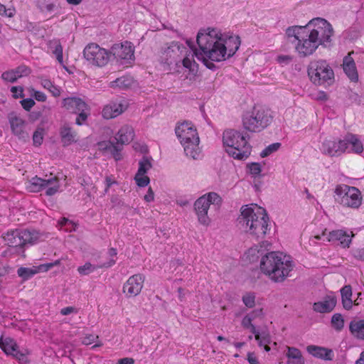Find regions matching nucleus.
Wrapping results in <instances>:
<instances>
[{
  "label": "nucleus",
  "instance_id": "f257e3e1",
  "mask_svg": "<svg viewBox=\"0 0 364 364\" xmlns=\"http://www.w3.org/2000/svg\"><path fill=\"white\" fill-rule=\"evenodd\" d=\"M197 44L200 53L195 52L198 60H202L207 68L215 70L213 62H220L232 57L239 49V36H227L216 28L200 30L197 35Z\"/></svg>",
  "mask_w": 364,
  "mask_h": 364
},
{
  "label": "nucleus",
  "instance_id": "f03ea898",
  "mask_svg": "<svg viewBox=\"0 0 364 364\" xmlns=\"http://www.w3.org/2000/svg\"><path fill=\"white\" fill-rule=\"evenodd\" d=\"M279 252H267L260 260V269L275 282H282L289 276L294 264Z\"/></svg>",
  "mask_w": 364,
  "mask_h": 364
},
{
  "label": "nucleus",
  "instance_id": "7ed1b4c3",
  "mask_svg": "<svg viewBox=\"0 0 364 364\" xmlns=\"http://www.w3.org/2000/svg\"><path fill=\"white\" fill-rule=\"evenodd\" d=\"M237 220L245 228L246 232L255 235L257 238L264 237L269 230L267 211L260 207L257 208L255 211L248 205L242 206Z\"/></svg>",
  "mask_w": 364,
  "mask_h": 364
},
{
  "label": "nucleus",
  "instance_id": "20e7f679",
  "mask_svg": "<svg viewBox=\"0 0 364 364\" xmlns=\"http://www.w3.org/2000/svg\"><path fill=\"white\" fill-rule=\"evenodd\" d=\"M249 135L235 129L223 132V141L227 153L235 159L245 160L251 154L252 146L248 143Z\"/></svg>",
  "mask_w": 364,
  "mask_h": 364
},
{
  "label": "nucleus",
  "instance_id": "39448f33",
  "mask_svg": "<svg viewBox=\"0 0 364 364\" xmlns=\"http://www.w3.org/2000/svg\"><path fill=\"white\" fill-rule=\"evenodd\" d=\"M273 116L269 109L255 105L252 110L242 117V125L250 132H259L266 129L272 122Z\"/></svg>",
  "mask_w": 364,
  "mask_h": 364
},
{
  "label": "nucleus",
  "instance_id": "423d86ee",
  "mask_svg": "<svg viewBox=\"0 0 364 364\" xmlns=\"http://www.w3.org/2000/svg\"><path fill=\"white\" fill-rule=\"evenodd\" d=\"M308 75L316 85H331L334 82V72L324 60L311 62L308 68Z\"/></svg>",
  "mask_w": 364,
  "mask_h": 364
},
{
  "label": "nucleus",
  "instance_id": "0eeeda50",
  "mask_svg": "<svg viewBox=\"0 0 364 364\" xmlns=\"http://www.w3.org/2000/svg\"><path fill=\"white\" fill-rule=\"evenodd\" d=\"M306 32L317 41L318 46H329L333 34L332 26L324 18H315L306 24Z\"/></svg>",
  "mask_w": 364,
  "mask_h": 364
},
{
  "label": "nucleus",
  "instance_id": "6e6552de",
  "mask_svg": "<svg viewBox=\"0 0 364 364\" xmlns=\"http://www.w3.org/2000/svg\"><path fill=\"white\" fill-rule=\"evenodd\" d=\"M2 237L9 247H22L28 244H35L39 238V234L34 230L14 229L3 234Z\"/></svg>",
  "mask_w": 364,
  "mask_h": 364
},
{
  "label": "nucleus",
  "instance_id": "1a4fd4ad",
  "mask_svg": "<svg viewBox=\"0 0 364 364\" xmlns=\"http://www.w3.org/2000/svg\"><path fill=\"white\" fill-rule=\"evenodd\" d=\"M334 193L336 200L346 207L358 208L362 203L361 193L358 188L346 184L338 185Z\"/></svg>",
  "mask_w": 364,
  "mask_h": 364
},
{
  "label": "nucleus",
  "instance_id": "9d476101",
  "mask_svg": "<svg viewBox=\"0 0 364 364\" xmlns=\"http://www.w3.org/2000/svg\"><path fill=\"white\" fill-rule=\"evenodd\" d=\"M186 47L177 41L166 43L161 48L159 52V62L166 66L176 64L181 61L180 58L185 51Z\"/></svg>",
  "mask_w": 364,
  "mask_h": 364
},
{
  "label": "nucleus",
  "instance_id": "9b49d317",
  "mask_svg": "<svg viewBox=\"0 0 364 364\" xmlns=\"http://www.w3.org/2000/svg\"><path fill=\"white\" fill-rule=\"evenodd\" d=\"M83 55L90 64L97 67L106 65L110 60L109 51L97 43L87 45L84 48Z\"/></svg>",
  "mask_w": 364,
  "mask_h": 364
},
{
  "label": "nucleus",
  "instance_id": "f8f14e48",
  "mask_svg": "<svg viewBox=\"0 0 364 364\" xmlns=\"http://www.w3.org/2000/svg\"><path fill=\"white\" fill-rule=\"evenodd\" d=\"M304 36H301L298 41L295 49L300 57L304 58L312 55L319 46L317 41L312 36L305 31Z\"/></svg>",
  "mask_w": 364,
  "mask_h": 364
},
{
  "label": "nucleus",
  "instance_id": "ddd939ff",
  "mask_svg": "<svg viewBox=\"0 0 364 364\" xmlns=\"http://www.w3.org/2000/svg\"><path fill=\"white\" fill-rule=\"evenodd\" d=\"M144 282V276L136 274L130 277L123 285V292L127 297H134L140 294Z\"/></svg>",
  "mask_w": 364,
  "mask_h": 364
},
{
  "label": "nucleus",
  "instance_id": "4468645a",
  "mask_svg": "<svg viewBox=\"0 0 364 364\" xmlns=\"http://www.w3.org/2000/svg\"><path fill=\"white\" fill-rule=\"evenodd\" d=\"M175 132L182 145L192 140L200 141L196 129L188 122H183L178 125L176 128Z\"/></svg>",
  "mask_w": 364,
  "mask_h": 364
},
{
  "label": "nucleus",
  "instance_id": "2eb2a0df",
  "mask_svg": "<svg viewBox=\"0 0 364 364\" xmlns=\"http://www.w3.org/2000/svg\"><path fill=\"white\" fill-rule=\"evenodd\" d=\"M9 121L12 133L18 138V139L26 141L29 139V134L26 130V122L21 117L11 113L9 115Z\"/></svg>",
  "mask_w": 364,
  "mask_h": 364
},
{
  "label": "nucleus",
  "instance_id": "dca6fc26",
  "mask_svg": "<svg viewBox=\"0 0 364 364\" xmlns=\"http://www.w3.org/2000/svg\"><path fill=\"white\" fill-rule=\"evenodd\" d=\"M110 58L119 60H131L134 57V50L130 43L126 41L124 43L114 44L109 50Z\"/></svg>",
  "mask_w": 364,
  "mask_h": 364
},
{
  "label": "nucleus",
  "instance_id": "f3484780",
  "mask_svg": "<svg viewBox=\"0 0 364 364\" xmlns=\"http://www.w3.org/2000/svg\"><path fill=\"white\" fill-rule=\"evenodd\" d=\"M347 149V143L344 139L336 141L332 139H326L321 148L322 153L331 156L340 155Z\"/></svg>",
  "mask_w": 364,
  "mask_h": 364
},
{
  "label": "nucleus",
  "instance_id": "a211bd4d",
  "mask_svg": "<svg viewBox=\"0 0 364 364\" xmlns=\"http://www.w3.org/2000/svg\"><path fill=\"white\" fill-rule=\"evenodd\" d=\"M337 298L333 294L324 296L323 301H317L313 304V310L321 314L331 312L336 307Z\"/></svg>",
  "mask_w": 364,
  "mask_h": 364
},
{
  "label": "nucleus",
  "instance_id": "6ab92c4d",
  "mask_svg": "<svg viewBox=\"0 0 364 364\" xmlns=\"http://www.w3.org/2000/svg\"><path fill=\"white\" fill-rule=\"evenodd\" d=\"M204 196L200 197L194 203V208L198 215L200 223L204 225H208L210 220L208 216V211L210 208L209 203H207Z\"/></svg>",
  "mask_w": 364,
  "mask_h": 364
},
{
  "label": "nucleus",
  "instance_id": "aec40b11",
  "mask_svg": "<svg viewBox=\"0 0 364 364\" xmlns=\"http://www.w3.org/2000/svg\"><path fill=\"white\" fill-rule=\"evenodd\" d=\"M99 148L102 151L110 152L112 156L115 161H120L122 159V150L123 146L120 144H117V141H103L98 143Z\"/></svg>",
  "mask_w": 364,
  "mask_h": 364
},
{
  "label": "nucleus",
  "instance_id": "412c9836",
  "mask_svg": "<svg viewBox=\"0 0 364 364\" xmlns=\"http://www.w3.org/2000/svg\"><path fill=\"white\" fill-rule=\"evenodd\" d=\"M63 107L70 112L78 113L80 111L86 110L87 104L79 97H68L63 101Z\"/></svg>",
  "mask_w": 364,
  "mask_h": 364
},
{
  "label": "nucleus",
  "instance_id": "4be33fe9",
  "mask_svg": "<svg viewBox=\"0 0 364 364\" xmlns=\"http://www.w3.org/2000/svg\"><path fill=\"white\" fill-rule=\"evenodd\" d=\"M268 246H270V244L265 241L262 242L260 246H254L250 247L245 253L246 258L249 260L250 262H257L259 257L261 259L265 255L269 250L267 249Z\"/></svg>",
  "mask_w": 364,
  "mask_h": 364
},
{
  "label": "nucleus",
  "instance_id": "5701e85b",
  "mask_svg": "<svg viewBox=\"0 0 364 364\" xmlns=\"http://www.w3.org/2000/svg\"><path fill=\"white\" fill-rule=\"evenodd\" d=\"M343 69L346 75L352 82H358V74L357 68L355 61L353 58L350 57V53L343 58Z\"/></svg>",
  "mask_w": 364,
  "mask_h": 364
},
{
  "label": "nucleus",
  "instance_id": "b1692460",
  "mask_svg": "<svg viewBox=\"0 0 364 364\" xmlns=\"http://www.w3.org/2000/svg\"><path fill=\"white\" fill-rule=\"evenodd\" d=\"M134 136L133 128L130 126L124 125L118 131L116 136H114V141H117V144H120L123 146L130 143L133 140Z\"/></svg>",
  "mask_w": 364,
  "mask_h": 364
},
{
  "label": "nucleus",
  "instance_id": "393cba45",
  "mask_svg": "<svg viewBox=\"0 0 364 364\" xmlns=\"http://www.w3.org/2000/svg\"><path fill=\"white\" fill-rule=\"evenodd\" d=\"M306 350L309 354L312 355L316 358L323 359L325 360H333V351L331 349L324 347L310 345L307 346Z\"/></svg>",
  "mask_w": 364,
  "mask_h": 364
},
{
  "label": "nucleus",
  "instance_id": "a878e982",
  "mask_svg": "<svg viewBox=\"0 0 364 364\" xmlns=\"http://www.w3.org/2000/svg\"><path fill=\"white\" fill-rule=\"evenodd\" d=\"M124 110V107L122 103L112 102L105 106L102 114L105 119H109L119 116Z\"/></svg>",
  "mask_w": 364,
  "mask_h": 364
},
{
  "label": "nucleus",
  "instance_id": "bb28decb",
  "mask_svg": "<svg viewBox=\"0 0 364 364\" xmlns=\"http://www.w3.org/2000/svg\"><path fill=\"white\" fill-rule=\"evenodd\" d=\"M56 183V177H53L49 179H43L37 176L32 178L30 181V184L28 188L31 192L36 193L41 191L44 188L48 186L53 183Z\"/></svg>",
  "mask_w": 364,
  "mask_h": 364
},
{
  "label": "nucleus",
  "instance_id": "cd10ccee",
  "mask_svg": "<svg viewBox=\"0 0 364 364\" xmlns=\"http://www.w3.org/2000/svg\"><path fill=\"white\" fill-rule=\"evenodd\" d=\"M327 240L328 242L339 241L343 247H348L351 242L350 236L342 230H333L329 232Z\"/></svg>",
  "mask_w": 364,
  "mask_h": 364
},
{
  "label": "nucleus",
  "instance_id": "c85d7f7f",
  "mask_svg": "<svg viewBox=\"0 0 364 364\" xmlns=\"http://www.w3.org/2000/svg\"><path fill=\"white\" fill-rule=\"evenodd\" d=\"M61 141L64 146L70 145L76 141V132L68 124H64L60 129Z\"/></svg>",
  "mask_w": 364,
  "mask_h": 364
},
{
  "label": "nucleus",
  "instance_id": "c756f323",
  "mask_svg": "<svg viewBox=\"0 0 364 364\" xmlns=\"http://www.w3.org/2000/svg\"><path fill=\"white\" fill-rule=\"evenodd\" d=\"M58 0H35V6L41 14L52 13L58 9Z\"/></svg>",
  "mask_w": 364,
  "mask_h": 364
},
{
  "label": "nucleus",
  "instance_id": "7c9ffc66",
  "mask_svg": "<svg viewBox=\"0 0 364 364\" xmlns=\"http://www.w3.org/2000/svg\"><path fill=\"white\" fill-rule=\"evenodd\" d=\"M286 357L287 364H304V358L301 350L295 347L287 346Z\"/></svg>",
  "mask_w": 364,
  "mask_h": 364
},
{
  "label": "nucleus",
  "instance_id": "2f4dec72",
  "mask_svg": "<svg viewBox=\"0 0 364 364\" xmlns=\"http://www.w3.org/2000/svg\"><path fill=\"white\" fill-rule=\"evenodd\" d=\"M349 330L351 334L359 340H364V320L353 319L350 322Z\"/></svg>",
  "mask_w": 364,
  "mask_h": 364
},
{
  "label": "nucleus",
  "instance_id": "473e14b6",
  "mask_svg": "<svg viewBox=\"0 0 364 364\" xmlns=\"http://www.w3.org/2000/svg\"><path fill=\"white\" fill-rule=\"evenodd\" d=\"M196 141V140H192L189 142H187V144L184 143L183 145L186 155L193 159H198L200 154L199 141Z\"/></svg>",
  "mask_w": 364,
  "mask_h": 364
},
{
  "label": "nucleus",
  "instance_id": "72a5a7b5",
  "mask_svg": "<svg viewBox=\"0 0 364 364\" xmlns=\"http://www.w3.org/2000/svg\"><path fill=\"white\" fill-rule=\"evenodd\" d=\"M0 348L5 353H6L7 355H11L14 354V353L16 351L18 346L13 338L10 337L3 338L2 337H1Z\"/></svg>",
  "mask_w": 364,
  "mask_h": 364
},
{
  "label": "nucleus",
  "instance_id": "f704fd0d",
  "mask_svg": "<svg viewBox=\"0 0 364 364\" xmlns=\"http://www.w3.org/2000/svg\"><path fill=\"white\" fill-rule=\"evenodd\" d=\"M342 304L345 309L349 310L352 308L353 301L352 289L350 285H346L341 289Z\"/></svg>",
  "mask_w": 364,
  "mask_h": 364
},
{
  "label": "nucleus",
  "instance_id": "c9c22d12",
  "mask_svg": "<svg viewBox=\"0 0 364 364\" xmlns=\"http://www.w3.org/2000/svg\"><path fill=\"white\" fill-rule=\"evenodd\" d=\"M306 31V25L304 26H294L289 27L286 31V34L289 38H294L292 43L298 42L301 36H304V33Z\"/></svg>",
  "mask_w": 364,
  "mask_h": 364
},
{
  "label": "nucleus",
  "instance_id": "e433bc0d",
  "mask_svg": "<svg viewBox=\"0 0 364 364\" xmlns=\"http://www.w3.org/2000/svg\"><path fill=\"white\" fill-rule=\"evenodd\" d=\"M344 141L348 144H351L353 151L356 154H360L363 151L362 142L358 139L356 135L353 134H348L344 138Z\"/></svg>",
  "mask_w": 364,
  "mask_h": 364
},
{
  "label": "nucleus",
  "instance_id": "4c0bfd02",
  "mask_svg": "<svg viewBox=\"0 0 364 364\" xmlns=\"http://www.w3.org/2000/svg\"><path fill=\"white\" fill-rule=\"evenodd\" d=\"M134 83L133 78L129 76H122L117 78L111 82V87L126 89L132 85Z\"/></svg>",
  "mask_w": 364,
  "mask_h": 364
},
{
  "label": "nucleus",
  "instance_id": "58836bf2",
  "mask_svg": "<svg viewBox=\"0 0 364 364\" xmlns=\"http://www.w3.org/2000/svg\"><path fill=\"white\" fill-rule=\"evenodd\" d=\"M151 158L147 156H143L142 159L139 161V168L136 172L138 175H145L147 171L152 167Z\"/></svg>",
  "mask_w": 364,
  "mask_h": 364
},
{
  "label": "nucleus",
  "instance_id": "ea45409f",
  "mask_svg": "<svg viewBox=\"0 0 364 364\" xmlns=\"http://www.w3.org/2000/svg\"><path fill=\"white\" fill-rule=\"evenodd\" d=\"M38 272V270L36 268L20 267L17 270L18 277H21L23 280L29 279Z\"/></svg>",
  "mask_w": 364,
  "mask_h": 364
},
{
  "label": "nucleus",
  "instance_id": "a19ab883",
  "mask_svg": "<svg viewBox=\"0 0 364 364\" xmlns=\"http://www.w3.org/2000/svg\"><path fill=\"white\" fill-rule=\"evenodd\" d=\"M331 326L337 331H341L344 326V319L341 314H334L331 318Z\"/></svg>",
  "mask_w": 364,
  "mask_h": 364
},
{
  "label": "nucleus",
  "instance_id": "79ce46f5",
  "mask_svg": "<svg viewBox=\"0 0 364 364\" xmlns=\"http://www.w3.org/2000/svg\"><path fill=\"white\" fill-rule=\"evenodd\" d=\"M282 144L279 142L273 143L267 146L261 153L260 156L262 158L267 157L272 154V153L276 152L279 149Z\"/></svg>",
  "mask_w": 364,
  "mask_h": 364
},
{
  "label": "nucleus",
  "instance_id": "37998d69",
  "mask_svg": "<svg viewBox=\"0 0 364 364\" xmlns=\"http://www.w3.org/2000/svg\"><path fill=\"white\" fill-rule=\"evenodd\" d=\"M203 196L206 199L207 203H209V205L211 204L218 205L221 203V198L219 195L215 192H210L208 194H205Z\"/></svg>",
  "mask_w": 364,
  "mask_h": 364
},
{
  "label": "nucleus",
  "instance_id": "c03bdc74",
  "mask_svg": "<svg viewBox=\"0 0 364 364\" xmlns=\"http://www.w3.org/2000/svg\"><path fill=\"white\" fill-rule=\"evenodd\" d=\"M96 269L97 267L93 266L91 263L86 262L84 265L79 267L77 271L81 275H87L94 272Z\"/></svg>",
  "mask_w": 364,
  "mask_h": 364
},
{
  "label": "nucleus",
  "instance_id": "a18cd8bd",
  "mask_svg": "<svg viewBox=\"0 0 364 364\" xmlns=\"http://www.w3.org/2000/svg\"><path fill=\"white\" fill-rule=\"evenodd\" d=\"M244 304L248 308H252L255 304V295L254 293H247L242 296Z\"/></svg>",
  "mask_w": 364,
  "mask_h": 364
},
{
  "label": "nucleus",
  "instance_id": "49530a36",
  "mask_svg": "<svg viewBox=\"0 0 364 364\" xmlns=\"http://www.w3.org/2000/svg\"><path fill=\"white\" fill-rule=\"evenodd\" d=\"M43 129L38 128L33 133V141L35 146H40L43 139Z\"/></svg>",
  "mask_w": 364,
  "mask_h": 364
},
{
  "label": "nucleus",
  "instance_id": "de8ad7c7",
  "mask_svg": "<svg viewBox=\"0 0 364 364\" xmlns=\"http://www.w3.org/2000/svg\"><path fill=\"white\" fill-rule=\"evenodd\" d=\"M134 180L136 183V185L139 187H146L150 182V179L147 176L138 175V173H136Z\"/></svg>",
  "mask_w": 364,
  "mask_h": 364
},
{
  "label": "nucleus",
  "instance_id": "09e8293b",
  "mask_svg": "<svg viewBox=\"0 0 364 364\" xmlns=\"http://www.w3.org/2000/svg\"><path fill=\"white\" fill-rule=\"evenodd\" d=\"M3 80L10 82H15L18 79V74H16L14 70L4 72L1 75Z\"/></svg>",
  "mask_w": 364,
  "mask_h": 364
},
{
  "label": "nucleus",
  "instance_id": "8fccbe9b",
  "mask_svg": "<svg viewBox=\"0 0 364 364\" xmlns=\"http://www.w3.org/2000/svg\"><path fill=\"white\" fill-rule=\"evenodd\" d=\"M250 172L254 176H259L262 171L261 165L259 163H252L249 166Z\"/></svg>",
  "mask_w": 364,
  "mask_h": 364
},
{
  "label": "nucleus",
  "instance_id": "3c124183",
  "mask_svg": "<svg viewBox=\"0 0 364 364\" xmlns=\"http://www.w3.org/2000/svg\"><path fill=\"white\" fill-rule=\"evenodd\" d=\"M53 53L55 55L57 60H58L60 63H63V47H62V46L60 45V43H58V44L55 46V49H54V50H53Z\"/></svg>",
  "mask_w": 364,
  "mask_h": 364
},
{
  "label": "nucleus",
  "instance_id": "603ef678",
  "mask_svg": "<svg viewBox=\"0 0 364 364\" xmlns=\"http://www.w3.org/2000/svg\"><path fill=\"white\" fill-rule=\"evenodd\" d=\"M21 104L25 110L29 111L35 105V101L31 98H26L22 100Z\"/></svg>",
  "mask_w": 364,
  "mask_h": 364
},
{
  "label": "nucleus",
  "instance_id": "864d4df0",
  "mask_svg": "<svg viewBox=\"0 0 364 364\" xmlns=\"http://www.w3.org/2000/svg\"><path fill=\"white\" fill-rule=\"evenodd\" d=\"M14 14V9H6V6L0 3V15L7 17H12Z\"/></svg>",
  "mask_w": 364,
  "mask_h": 364
},
{
  "label": "nucleus",
  "instance_id": "5fc2aeb1",
  "mask_svg": "<svg viewBox=\"0 0 364 364\" xmlns=\"http://www.w3.org/2000/svg\"><path fill=\"white\" fill-rule=\"evenodd\" d=\"M52 185H53V186L49 187L46 191V194L47 196H51L55 195L58 192V191L59 189V184H58V181L57 178H56V183L54 182V183H53Z\"/></svg>",
  "mask_w": 364,
  "mask_h": 364
},
{
  "label": "nucleus",
  "instance_id": "6e6d98bb",
  "mask_svg": "<svg viewBox=\"0 0 364 364\" xmlns=\"http://www.w3.org/2000/svg\"><path fill=\"white\" fill-rule=\"evenodd\" d=\"M14 70L16 74H18V78L23 75H28L30 73V70L25 65L19 66Z\"/></svg>",
  "mask_w": 364,
  "mask_h": 364
},
{
  "label": "nucleus",
  "instance_id": "4d7b16f0",
  "mask_svg": "<svg viewBox=\"0 0 364 364\" xmlns=\"http://www.w3.org/2000/svg\"><path fill=\"white\" fill-rule=\"evenodd\" d=\"M97 338L98 337L95 335L89 334V335H87L86 336H85L84 338H82V343L84 345L88 346V345L93 343L95 342V341L96 340V338Z\"/></svg>",
  "mask_w": 364,
  "mask_h": 364
},
{
  "label": "nucleus",
  "instance_id": "13d9d810",
  "mask_svg": "<svg viewBox=\"0 0 364 364\" xmlns=\"http://www.w3.org/2000/svg\"><path fill=\"white\" fill-rule=\"evenodd\" d=\"M79 114L76 117L75 123L77 125H82V122L85 121L87 118V114L85 112V110L78 112Z\"/></svg>",
  "mask_w": 364,
  "mask_h": 364
},
{
  "label": "nucleus",
  "instance_id": "bf43d9fd",
  "mask_svg": "<svg viewBox=\"0 0 364 364\" xmlns=\"http://www.w3.org/2000/svg\"><path fill=\"white\" fill-rule=\"evenodd\" d=\"M182 63H183V65L186 68H188L189 69L190 71H193L194 69L193 68V66L195 65L196 63L195 61H192L190 58H188V57H186L184 58L183 60H182Z\"/></svg>",
  "mask_w": 364,
  "mask_h": 364
},
{
  "label": "nucleus",
  "instance_id": "052dcab7",
  "mask_svg": "<svg viewBox=\"0 0 364 364\" xmlns=\"http://www.w3.org/2000/svg\"><path fill=\"white\" fill-rule=\"evenodd\" d=\"M11 92L13 93L14 98L21 97L23 95V90L21 87H12L11 88Z\"/></svg>",
  "mask_w": 364,
  "mask_h": 364
},
{
  "label": "nucleus",
  "instance_id": "680f3d73",
  "mask_svg": "<svg viewBox=\"0 0 364 364\" xmlns=\"http://www.w3.org/2000/svg\"><path fill=\"white\" fill-rule=\"evenodd\" d=\"M253 321V319L248 315L247 314L243 318H242V325L244 328H250V327L253 325L252 323V321Z\"/></svg>",
  "mask_w": 364,
  "mask_h": 364
},
{
  "label": "nucleus",
  "instance_id": "e2e57ef3",
  "mask_svg": "<svg viewBox=\"0 0 364 364\" xmlns=\"http://www.w3.org/2000/svg\"><path fill=\"white\" fill-rule=\"evenodd\" d=\"M11 355H14L17 360H18L21 363L26 362L27 358H26V354L18 350V348H16V351H15L14 353V354H11Z\"/></svg>",
  "mask_w": 364,
  "mask_h": 364
},
{
  "label": "nucleus",
  "instance_id": "0e129e2a",
  "mask_svg": "<svg viewBox=\"0 0 364 364\" xmlns=\"http://www.w3.org/2000/svg\"><path fill=\"white\" fill-rule=\"evenodd\" d=\"M248 315L254 320L256 318L262 317L264 315L263 309L262 308L257 309L252 311L251 313L248 314Z\"/></svg>",
  "mask_w": 364,
  "mask_h": 364
},
{
  "label": "nucleus",
  "instance_id": "69168bd1",
  "mask_svg": "<svg viewBox=\"0 0 364 364\" xmlns=\"http://www.w3.org/2000/svg\"><path fill=\"white\" fill-rule=\"evenodd\" d=\"M72 313H77V309L73 306H67L60 310V314L63 316L69 315Z\"/></svg>",
  "mask_w": 364,
  "mask_h": 364
},
{
  "label": "nucleus",
  "instance_id": "338daca9",
  "mask_svg": "<svg viewBox=\"0 0 364 364\" xmlns=\"http://www.w3.org/2000/svg\"><path fill=\"white\" fill-rule=\"evenodd\" d=\"M33 97L39 102H45L46 100V95L41 91H35Z\"/></svg>",
  "mask_w": 364,
  "mask_h": 364
},
{
  "label": "nucleus",
  "instance_id": "774afa93",
  "mask_svg": "<svg viewBox=\"0 0 364 364\" xmlns=\"http://www.w3.org/2000/svg\"><path fill=\"white\" fill-rule=\"evenodd\" d=\"M134 360L132 358H123L118 360L117 364H134Z\"/></svg>",
  "mask_w": 364,
  "mask_h": 364
}]
</instances>
